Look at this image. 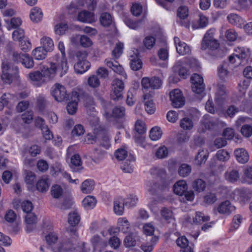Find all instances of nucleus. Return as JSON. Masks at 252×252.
I'll list each match as a JSON object with an SVG mask.
<instances>
[{"mask_svg": "<svg viewBox=\"0 0 252 252\" xmlns=\"http://www.w3.org/2000/svg\"><path fill=\"white\" fill-rule=\"evenodd\" d=\"M192 187L194 190L200 192L205 189L206 188V183L201 179H197L193 182Z\"/></svg>", "mask_w": 252, "mask_h": 252, "instance_id": "43", "label": "nucleus"}, {"mask_svg": "<svg viewBox=\"0 0 252 252\" xmlns=\"http://www.w3.org/2000/svg\"><path fill=\"white\" fill-rule=\"evenodd\" d=\"M40 42L42 46L41 47L44 48L46 51H50L53 50L54 48V43L52 39L48 37H43Z\"/></svg>", "mask_w": 252, "mask_h": 252, "instance_id": "40", "label": "nucleus"}, {"mask_svg": "<svg viewBox=\"0 0 252 252\" xmlns=\"http://www.w3.org/2000/svg\"><path fill=\"white\" fill-rule=\"evenodd\" d=\"M88 83L89 86L94 88L99 86L100 81L96 75H93L89 77Z\"/></svg>", "mask_w": 252, "mask_h": 252, "instance_id": "62", "label": "nucleus"}, {"mask_svg": "<svg viewBox=\"0 0 252 252\" xmlns=\"http://www.w3.org/2000/svg\"><path fill=\"white\" fill-rule=\"evenodd\" d=\"M57 66L55 63H51L50 66H44L42 69L43 77L47 78H52L54 76L56 70Z\"/></svg>", "mask_w": 252, "mask_h": 252, "instance_id": "23", "label": "nucleus"}, {"mask_svg": "<svg viewBox=\"0 0 252 252\" xmlns=\"http://www.w3.org/2000/svg\"><path fill=\"white\" fill-rule=\"evenodd\" d=\"M191 171V166L186 163L182 164L178 168V172L180 176L186 177L188 176Z\"/></svg>", "mask_w": 252, "mask_h": 252, "instance_id": "37", "label": "nucleus"}, {"mask_svg": "<svg viewBox=\"0 0 252 252\" xmlns=\"http://www.w3.org/2000/svg\"><path fill=\"white\" fill-rule=\"evenodd\" d=\"M217 159L220 161H226L230 158L229 153L224 150H220L216 154Z\"/></svg>", "mask_w": 252, "mask_h": 252, "instance_id": "55", "label": "nucleus"}, {"mask_svg": "<svg viewBox=\"0 0 252 252\" xmlns=\"http://www.w3.org/2000/svg\"><path fill=\"white\" fill-rule=\"evenodd\" d=\"M162 134V130L159 127H153L150 132V137L153 141H157L159 139Z\"/></svg>", "mask_w": 252, "mask_h": 252, "instance_id": "44", "label": "nucleus"}, {"mask_svg": "<svg viewBox=\"0 0 252 252\" xmlns=\"http://www.w3.org/2000/svg\"><path fill=\"white\" fill-rule=\"evenodd\" d=\"M75 247L70 239L62 240L53 250L54 252H72Z\"/></svg>", "mask_w": 252, "mask_h": 252, "instance_id": "9", "label": "nucleus"}, {"mask_svg": "<svg viewBox=\"0 0 252 252\" xmlns=\"http://www.w3.org/2000/svg\"><path fill=\"white\" fill-rule=\"evenodd\" d=\"M1 79L4 84H10L13 80L18 78V68L17 66L11 67L8 63H2Z\"/></svg>", "mask_w": 252, "mask_h": 252, "instance_id": "2", "label": "nucleus"}, {"mask_svg": "<svg viewBox=\"0 0 252 252\" xmlns=\"http://www.w3.org/2000/svg\"><path fill=\"white\" fill-rule=\"evenodd\" d=\"M71 101L69 102L66 106V110L68 114H74L77 109L78 101L80 100V95L76 91L72 92L71 96Z\"/></svg>", "mask_w": 252, "mask_h": 252, "instance_id": "12", "label": "nucleus"}, {"mask_svg": "<svg viewBox=\"0 0 252 252\" xmlns=\"http://www.w3.org/2000/svg\"><path fill=\"white\" fill-rule=\"evenodd\" d=\"M138 200V197L133 194H130L126 198L124 199L125 207L128 208L135 207Z\"/></svg>", "mask_w": 252, "mask_h": 252, "instance_id": "39", "label": "nucleus"}, {"mask_svg": "<svg viewBox=\"0 0 252 252\" xmlns=\"http://www.w3.org/2000/svg\"><path fill=\"white\" fill-rule=\"evenodd\" d=\"M191 88L193 92L196 94H201L205 89V85L203 77L198 74H194L190 78Z\"/></svg>", "mask_w": 252, "mask_h": 252, "instance_id": "8", "label": "nucleus"}, {"mask_svg": "<svg viewBox=\"0 0 252 252\" xmlns=\"http://www.w3.org/2000/svg\"><path fill=\"white\" fill-rule=\"evenodd\" d=\"M80 220V217L77 212L70 213L68 216V222L71 226L77 225Z\"/></svg>", "mask_w": 252, "mask_h": 252, "instance_id": "45", "label": "nucleus"}, {"mask_svg": "<svg viewBox=\"0 0 252 252\" xmlns=\"http://www.w3.org/2000/svg\"><path fill=\"white\" fill-rule=\"evenodd\" d=\"M226 94V88L225 86L221 83L218 85L217 91L216 93L215 101L217 103L220 105L224 101V95Z\"/></svg>", "mask_w": 252, "mask_h": 252, "instance_id": "20", "label": "nucleus"}, {"mask_svg": "<svg viewBox=\"0 0 252 252\" xmlns=\"http://www.w3.org/2000/svg\"><path fill=\"white\" fill-rule=\"evenodd\" d=\"M124 89L123 81L119 79H115L112 82V93L111 98L114 100L121 99L123 96V92Z\"/></svg>", "mask_w": 252, "mask_h": 252, "instance_id": "6", "label": "nucleus"}, {"mask_svg": "<svg viewBox=\"0 0 252 252\" xmlns=\"http://www.w3.org/2000/svg\"><path fill=\"white\" fill-rule=\"evenodd\" d=\"M92 245L94 250L100 249L103 245L102 239L98 235H94L91 240Z\"/></svg>", "mask_w": 252, "mask_h": 252, "instance_id": "51", "label": "nucleus"}, {"mask_svg": "<svg viewBox=\"0 0 252 252\" xmlns=\"http://www.w3.org/2000/svg\"><path fill=\"white\" fill-rule=\"evenodd\" d=\"M125 24L130 29L136 30L138 29L141 25V21H134L129 18L126 17L124 19Z\"/></svg>", "mask_w": 252, "mask_h": 252, "instance_id": "50", "label": "nucleus"}, {"mask_svg": "<svg viewBox=\"0 0 252 252\" xmlns=\"http://www.w3.org/2000/svg\"><path fill=\"white\" fill-rule=\"evenodd\" d=\"M118 223L120 226L122 231L124 233H126L129 228L130 224L128 221L125 218H119L118 219Z\"/></svg>", "mask_w": 252, "mask_h": 252, "instance_id": "61", "label": "nucleus"}, {"mask_svg": "<svg viewBox=\"0 0 252 252\" xmlns=\"http://www.w3.org/2000/svg\"><path fill=\"white\" fill-rule=\"evenodd\" d=\"M235 209V207L232 205L230 202L225 200L221 202L218 207V211L220 214L229 215Z\"/></svg>", "mask_w": 252, "mask_h": 252, "instance_id": "13", "label": "nucleus"}, {"mask_svg": "<svg viewBox=\"0 0 252 252\" xmlns=\"http://www.w3.org/2000/svg\"><path fill=\"white\" fill-rule=\"evenodd\" d=\"M33 119L32 114L31 112H27L25 113L21 116H18L13 119V122L12 125L14 126L16 124L20 122L22 120L24 123L26 124L30 123Z\"/></svg>", "mask_w": 252, "mask_h": 252, "instance_id": "24", "label": "nucleus"}, {"mask_svg": "<svg viewBox=\"0 0 252 252\" xmlns=\"http://www.w3.org/2000/svg\"><path fill=\"white\" fill-rule=\"evenodd\" d=\"M99 21L102 26L108 27L112 24L114 19L110 13L103 12L100 16Z\"/></svg>", "mask_w": 252, "mask_h": 252, "instance_id": "29", "label": "nucleus"}, {"mask_svg": "<svg viewBox=\"0 0 252 252\" xmlns=\"http://www.w3.org/2000/svg\"><path fill=\"white\" fill-rule=\"evenodd\" d=\"M124 49V44L119 42L116 44V46L112 52V57L114 60H118L122 55Z\"/></svg>", "mask_w": 252, "mask_h": 252, "instance_id": "42", "label": "nucleus"}, {"mask_svg": "<svg viewBox=\"0 0 252 252\" xmlns=\"http://www.w3.org/2000/svg\"><path fill=\"white\" fill-rule=\"evenodd\" d=\"M174 43L177 52L180 55H184L189 54L190 52L189 47L186 43L181 42L179 38L175 37Z\"/></svg>", "mask_w": 252, "mask_h": 252, "instance_id": "15", "label": "nucleus"}, {"mask_svg": "<svg viewBox=\"0 0 252 252\" xmlns=\"http://www.w3.org/2000/svg\"><path fill=\"white\" fill-rule=\"evenodd\" d=\"M50 192L54 198L59 199L62 197L63 194V189L60 185L56 184L52 186Z\"/></svg>", "mask_w": 252, "mask_h": 252, "instance_id": "35", "label": "nucleus"}, {"mask_svg": "<svg viewBox=\"0 0 252 252\" xmlns=\"http://www.w3.org/2000/svg\"><path fill=\"white\" fill-rule=\"evenodd\" d=\"M156 39L152 36H147L145 37L143 43L145 47L147 49H151L155 44Z\"/></svg>", "mask_w": 252, "mask_h": 252, "instance_id": "60", "label": "nucleus"}, {"mask_svg": "<svg viewBox=\"0 0 252 252\" xmlns=\"http://www.w3.org/2000/svg\"><path fill=\"white\" fill-rule=\"evenodd\" d=\"M106 152L102 150L95 149L92 156L90 157L91 160L96 164L99 163L104 158Z\"/></svg>", "mask_w": 252, "mask_h": 252, "instance_id": "33", "label": "nucleus"}, {"mask_svg": "<svg viewBox=\"0 0 252 252\" xmlns=\"http://www.w3.org/2000/svg\"><path fill=\"white\" fill-rule=\"evenodd\" d=\"M160 215L162 220L167 223H174L175 218L171 210L168 208H162L160 211Z\"/></svg>", "mask_w": 252, "mask_h": 252, "instance_id": "21", "label": "nucleus"}, {"mask_svg": "<svg viewBox=\"0 0 252 252\" xmlns=\"http://www.w3.org/2000/svg\"><path fill=\"white\" fill-rule=\"evenodd\" d=\"M169 96L174 107L180 108L185 104V99L179 89H174L170 92Z\"/></svg>", "mask_w": 252, "mask_h": 252, "instance_id": "7", "label": "nucleus"}, {"mask_svg": "<svg viewBox=\"0 0 252 252\" xmlns=\"http://www.w3.org/2000/svg\"><path fill=\"white\" fill-rule=\"evenodd\" d=\"M96 200L93 196L88 195L82 201V205L86 209H92L95 207Z\"/></svg>", "mask_w": 252, "mask_h": 252, "instance_id": "36", "label": "nucleus"}, {"mask_svg": "<svg viewBox=\"0 0 252 252\" xmlns=\"http://www.w3.org/2000/svg\"><path fill=\"white\" fill-rule=\"evenodd\" d=\"M177 15L180 19L177 22L182 26L186 28L189 27V21L187 20L189 16L188 7L184 5L180 6L178 9Z\"/></svg>", "mask_w": 252, "mask_h": 252, "instance_id": "10", "label": "nucleus"}, {"mask_svg": "<svg viewBox=\"0 0 252 252\" xmlns=\"http://www.w3.org/2000/svg\"><path fill=\"white\" fill-rule=\"evenodd\" d=\"M188 189V186L185 180H180L174 185V193L179 195H183Z\"/></svg>", "mask_w": 252, "mask_h": 252, "instance_id": "22", "label": "nucleus"}, {"mask_svg": "<svg viewBox=\"0 0 252 252\" xmlns=\"http://www.w3.org/2000/svg\"><path fill=\"white\" fill-rule=\"evenodd\" d=\"M240 177L239 170L236 169L228 170L224 174L225 179L230 183L237 182Z\"/></svg>", "mask_w": 252, "mask_h": 252, "instance_id": "17", "label": "nucleus"}, {"mask_svg": "<svg viewBox=\"0 0 252 252\" xmlns=\"http://www.w3.org/2000/svg\"><path fill=\"white\" fill-rule=\"evenodd\" d=\"M135 129L138 134H144L147 130L145 123L141 120H137L135 124Z\"/></svg>", "mask_w": 252, "mask_h": 252, "instance_id": "52", "label": "nucleus"}, {"mask_svg": "<svg viewBox=\"0 0 252 252\" xmlns=\"http://www.w3.org/2000/svg\"><path fill=\"white\" fill-rule=\"evenodd\" d=\"M241 132L243 135L246 137H249L252 135V126L249 125H245L241 129Z\"/></svg>", "mask_w": 252, "mask_h": 252, "instance_id": "64", "label": "nucleus"}, {"mask_svg": "<svg viewBox=\"0 0 252 252\" xmlns=\"http://www.w3.org/2000/svg\"><path fill=\"white\" fill-rule=\"evenodd\" d=\"M104 63L105 64L112 69L114 72L122 75L124 78L126 77V74L124 71L123 67L120 64V63L117 61V60H114L112 59H105Z\"/></svg>", "mask_w": 252, "mask_h": 252, "instance_id": "11", "label": "nucleus"}, {"mask_svg": "<svg viewBox=\"0 0 252 252\" xmlns=\"http://www.w3.org/2000/svg\"><path fill=\"white\" fill-rule=\"evenodd\" d=\"M51 94L58 102L67 100L69 97L65 88L59 83H56L52 87Z\"/></svg>", "mask_w": 252, "mask_h": 252, "instance_id": "4", "label": "nucleus"}, {"mask_svg": "<svg viewBox=\"0 0 252 252\" xmlns=\"http://www.w3.org/2000/svg\"><path fill=\"white\" fill-rule=\"evenodd\" d=\"M75 38L77 40H79L81 46L83 47H89L93 44V42L91 39L86 35H77L75 37H72L71 38V41L74 42Z\"/></svg>", "mask_w": 252, "mask_h": 252, "instance_id": "34", "label": "nucleus"}, {"mask_svg": "<svg viewBox=\"0 0 252 252\" xmlns=\"http://www.w3.org/2000/svg\"><path fill=\"white\" fill-rule=\"evenodd\" d=\"M219 46V43L217 40L214 38L212 33H210V31H207L205 34L201 42V50H205L209 49L211 50H214L218 49Z\"/></svg>", "mask_w": 252, "mask_h": 252, "instance_id": "5", "label": "nucleus"}, {"mask_svg": "<svg viewBox=\"0 0 252 252\" xmlns=\"http://www.w3.org/2000/svg\"><path fill=\"white\" fill-rule=\"evenodd\" d=\"M210 217L205 216L202 213L197 212L195 217L193 218V222L196 223H200L202 222L208 221L210 220Z\"/></svg>", "mask_w": 252, "mask_h": 252, "instance_id": "57", "label": "nucleus"}, {"mask_svg": "<svg viewBox=\"0 0 252 252\" xmlns=\"http://www.w3.org/2000/svg\"><path fill=\"white\" fill-rule=\"evenodd\" d=\"M243 182L250 185L252 184V166H248L245 169Z\"/></svg>", "mask_w": 252, "mask_h": 252, "instance_id": "49", "label": "nucleus"}, {"mask_svg": "<svg viewBox=\"0 0 252 252\" xmlns=\"http://www.w3.org/2000/svg\"><path fill=\"white\" fill-rule=\"evenodd\" d=\"M70 167L73 171L78 172L79 169H82V161L80 156L78 154H75L71 158Z\"/></svg>", "mask_w": 252, "mask_h": 252, "instance_id": "25", "label": "nucleus"}, {"mask_svg": "<svg viewBox=\"0 0 252 252\" xmlns=\"http://www.w3.org/2000/svg\"><path fill=\"white\" fill-rule=\"evenodd\" d=\"M208 157V153L207 150H199L195 156V159L198 164L205 162Z\"/></svg>", "mask_w": 252, "mask_h": 252, "instance_id": "46", "label": "nucleus"}, {"mask_svg": "<svg viewBox=\"0 0 252 252\" xmlns=\"http://www.w3.org/2000/svg\"><path fill=\"white\" fill-rule=\"evenodd\" d=\"M234 197L240 201L245 202L251 198L250 190L248 189H237L234 191Z\"/></svg>", "mask_w": 252, "mask_h": 252, "instance_id": "14", "label": "nucleus"}, {"mask_svg": "<svg viewBox=\"0 0 252 252\" xmlns=\"http://www.w3.org/2000/svg\"><path fill=\"white\" fill-rule=\"evenodd\" d=\"M125 108L123 106H116L112 110V116L115 118H121L125 115Z\"/></svg>", "mask_w": 252, "mask_h": 252, "instance_id": "54", "label": "nucleus"}, {"mask_svg": "<svg viewBox=\"0 0 252 252\" xmlns=\"http://www.w3.org/2000/svg\"><path fill=\"white\" fill-rule=\"evenodd\" d=\"M77 20L83 23H91L95 21L94 14L88 10H83L78 13Z\"/></svg>", "mask_w": 252, "mask_h": 252, "instance_id": "16", "label": "nucleus"}, {"mask_svg": "<svg viewBox=\"0 0 252 252\" xmlns=\"http://www.w3.org/2000/svg\"><path fill=\"white\" fill-rule=\"evenodd\" d=\"M125 206L124 199L122 197H119L114 200L113 210L116 215L118 216L122 215L124 213Z\"/></svg>", "mask_w": 252, "mask_h": 252, "instance_id": "19", "label": "nucleus"}, {"mask_svg": "<svg viewBox=\"0 0 252 252\" xmlns=\"http://www.w3.org/2000/svg\"><path fill=\"white\" fill-rule=\"evenodd\" d=\"M47 243L49 245L55 244L58 240V236L54 232H49L45 237Z\"/></svg>", "mask_w": 252, "mask_h": 252, "instance_id": "63", "label": "nucleus"}, {"mask_svg": "<svg viewBox=\"0 0 252 252\" xmlns=\"http://www.w3.org/2000/svg\"><path fill=\"white\" fill-rule=\"evenodd\" d=\"M47 52L44 48L38 47L32 51V55L35 60H41L44 59L47 55Z\"/></svg>", "mask_w": 252, "mask_h": 252, "instance_id": "38", "label": "nucleus"}, {"mask_svg": "<svg viewBox=\"0 0 252 252\" xmlns=\"http://www.w3.org/2000/svg\"><path fill=\"white\" fill-rule=\"evenodd\" d=\"M94 187V181L91 179H87L82 183L81 190L83 193L88 194L91 192Z\"/></svg>", "mask_w": 252, "mask_h": 252, "instance_id": "32", "label": "nucleus"}, {"mask_svg": "<svg viewBox=\"0 0 252 252\" xmlns=\"http://www.w3.org/2000/svg\"><path fill=\"white\" fill-rule=\"evenodd\" d=\"M236 57L239 59H245L250 56V50L244 47H237L235 49Z\"/></svg>", "mask_w": 252, "mask_h": 252, "instance_id": "41", "label": "nucleus"}, {"mask_svg": "<svg viewBox=\"0 0 252 252\" xmlns=\"http://www.w3.org/2000/svg\"><path fill=\"white\" fill-rule=\"evenodd\" d=\"M180 126L184 130H190L193 127V123L191 119L185 117L181 120Z\"/></svg>", "mask_w": 252, "mask_h": 252, "instance_id": "48", "label": "nucleus"}, {"mask_svg": "<svg viewBox=\"0 0 252 252\" xmlns=\"http://www.w3.org/2000/svg\"><path fill=\"white\" fill-rule=\"evenodd\" d=\"M227 20L232 25L240 27L244 24V20L239 15L231 13L227 17Z\"/></svg>", "mask_w": 252, "mask_h": 252, "instance_id": "28", "label": "nucleus"}, {"mask_svg": "<svg viewBox=\"0 0 252 252\" xmlns=\"http://www.w3.org/2000/svg\"><path fill=\"white\" fill-rule=\"evenodd\" d=\"M110 140L108 132L104 130H99L94 135L89 134L86 138V141L88 143L93 144L94 142L98 141L101 146L107 149L111 146Z\"/></svg>", "mask_w": 252, "mask_h": 252, "instance_id": "3", "label": "nucleus"}, {"mask_svg": "<svg viewBox=\"0 0 252 252\" xmlns=\"http://www.w3.org/2000/svg\"><path fill=\"white\" fill-rule=\"evenodd\" d=\"M150 173L153 175V178L157 179L158 182L154 184L153 186L149 189L152 194H156L159 190L162 191L166 189L168 186V182L164 170L154 167L151 169Z\"/></svg>", "mask_w": 252, "mask_h": 252, "instance_id": "1", "label": "nucleus"}, {"mask_svg": "<svg viewBox=\"0 0 252 252\" xmlns=\"http://www.w3.org/2000/svg\"><path fill=\"white\" fill-rule=\"evenodd\" d=\"M234 155L237 160L242 164L247 162L249 159V156L247 151L243 148H239L235 150Z\"/></svg>", "mask_w": 252, "mask_h": 252, "instance_id": "18", "label": "nucleus"}, {"mask_svg": "<svg viewBox=\"0 0 252 252\" xmlns=\"http://www.w3.org/2000/svg\"><path fill=\"white\" fill-rule=\"evenodd\" d=\"M12 38L15 41H20L23 39L25 38L24 31L21 28L15 30L12 33Z\"/></svg>", "mask_w": 252, "mask_h": 252, "instance_id": "58", "label": "nucleus"}, {"mask_svg": "<svg viewBox=\"0 0 252 252\" xmlns=\"http://www.w3.org/2000/svg\"><path fill=\"white\" fill-rule=\"evenodd\" d=\"M90 67V64L88 61L78 62L74 66L76 73L82 74L87 71Z\"/></svg>", "mask_w": 252, "mask_h": 252, "instance_id": "30", "label": "nucleus"}, {"mask_svg": "<svg viewBox=\"0 0 252 252\" xmlns=\"http://www.w3.org/2000/svg\"><path fill=\"white\" fill-rule=\"evenodd\" d=\"M26 54L18 53L17 51H13L11 53V60L15 63H21L23 58Z\"/></svg>", "mask_w": 252, "mask_h": 252, "instance_id": "53", "label": "nucleus"}, {"mask_svg": "<svg viewBox=\"0 0 252 252\" xmlns=\"http://www.w3.org/2000/svg\"><path fill=\"white\" fill-rule=\"evenodd\" d=\"M130 60V66L132 70L137 71L142 68V62L138 55H131Z\"/></svg>", "mask_w": 252, "mask_h": 252, "instance_id": "31", "label": "nucleus"}, {"mask_svg": "<svg viewBox=\"0 0 252 252\" xmlns=\"http://www.w3.org/2000/svg\"><path fill=\"white\" fill-rule=\"evenodd\" d=\"M68 29V26L65 23H59L55 27V32L56 34L59 35H63Z\"/></svg>", "mask_w": 252, "mask_h": 252, "instance_id": "56", "label": "nucleus"}, {"mask_svg": "<svg viewBox=\"0 0 252 252\" xmlns=\"http://www.w3.org/2000/svg\"><path fill=\"white\" fill-rule=\"evenodd\" d=\"M21 63L26 68H32L34 66V62L33 59L28 54H26Z\"/></svg>", "mask_w": 252, "mask_h": 252, "instance_id": "59", "label": "nucleus"}, {"mask_svg": "<svg viewBox=\"0 0 252 252\" xmlns=\"http://www.w3.org/2000/svg\"><path fill=\"white\" fill-rule=\"evenodd\" d=\"M30 16L32 21L35 23H38L41 20L43 17V13L40 8L34 7L32 8Z\"/></svg>", "mask_w": 252, "mask_h": 252, "instance_id": "27", "label": "nucleus"}, {"mask_svg": "<svg viewBox=\"0 0 252 252\" xmlns=\"http://www.w3.org/2000/svg\"><path fill=\"white\" fill-rule=\"evenodd\" d=\"M49 188L48 178L39 180L36 183V189L40 192L46 191Z\"/></svg>", "mask_w": 252, "mask_h": 252, "instance_id": "47", "label": "nucleus"}, {"mask_svg": "<svg viewBox=\"0 0 252 252\" xmlns=\"http://www.w3.org/2000/svg\"><path fill=\"white\" fill-rule=\"evenodd\" d=\"M135 160L133 155H129L128 159L124 161L121 165V169L126 173H130L133 171V165L131 162Z\"/></svg>", "mask_w": 252, "mask_h": 252, "instance_id": "26", "label": "nucleus"}]
</instances>
